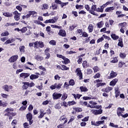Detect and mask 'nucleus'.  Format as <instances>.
<instances>
[{"instance_id":"f257e3e1","label":"nucleus","mask_w":128,"mask_h":128,"mask_svg":"<svg viewBox=\"0 0 128 128\" xmlns=\"http://www.w3.org/2000/svg\"><path fill=\"white\" fill-rule=\"evenodd\" d=\"M14 112V108H7L4 110V112L5 116H9V120H12V116H16V112Z\"/></svg>"},{"instance_id":"f03ea898","label":"nucleus","mask_w":128,"mask_h":128,"mask_svg":"<svg viewBox=\"0 0 128 128\" xmlns=\"http://www.w3.org/2000/svg\"><path fill=\"white\" fill-rule=\"evenodd\" d=\"M89 104H88V105H87V106L88 108H97L98 110V108H100L102 107L101 106H96L98 104L92 100L89 102Z\"/></svg>"},{"instance_id":"7ed1b4c3","label":"nucleus","mask_w":128,"mask_h":128,"mask_svg":"<svg viewBox=\"0 0 128 128\" xmlns=\"http://www.w3.org/2000/svg\"><path fill=\"white\" fill-rule=\"evenodd\" d=\"M28 12V14H27L26 16H22V20H26V18L28 20V18H30V16H34V14L36 15V11L30 10Z\"/></svg>"},{"instance_id":"20e7f679","label":"nucleus","mask_w":128,"mask_h":128,"mask_svg":"<svg viewBox=\"0 0 128 128\" xmlns=\"http://www.w3.org/2000/svg\"><path fill=\"white\" fill-rule=\"evenodd\" d=\"M26 118L28 120L29 122V124H32V122H34V120H32V114L30 113H29L26 114Z\"/></svg>"},{"instance_id":"39448f33","label":"nucleus","mask_w":128,"mask_h":128,"mask_svg":"<svg viewBox=\"0 0 128 128\" xmlns=\"http://www.w3.org/2000/svg\"><path fill=\"white\" fill-rule=\"evenodd\" d=\"M58 21L57 18H54L53 19H50L46 20L44 22V24H54Z\"/></svg>"},{"instance_id":"423d86ee","label":"nucleus","mask_w":128,"mask_h":128,"mask_svg":"<svg viewBox=\"0 0 128 128\" xmlns=\"http://www.w3.org/2000/svg\"><path fill=\"white\" fill-rule=\"evenodd\" d=\"M62 94L58 92H54L52 94V98L54 100H59V98H62Z\"/></svg>"},{"instance_id":"0eeeda50","label":"nucleus","mask_w":128,"mask_h":128,"mask_svg":"<svg viewBox=\"0 0 128 128\" xmlns=\"http://www.w3.org/2000/svg\"><path fill=\"white\" fill-rule=\"evenodd\" d=\"M92 126H98L100 124H104V120H101V121H97V122H91Z\"/></svg>"},{"instance_id":"6e6552de","label":"nucleus","mask_w":128,"mask_h":128,"mask_svg":"<svg viewBox=\"0 0 128 128\" xmlns=\"http://www.w3.org/2000/svg\"><path fill=\"white\" fill-rule=\"evenodd\" d=\"M13 14H14V18L15 20H20V14L18 13V12L16 10L14 11Z\"/></svg>"},{"instance_id":"1a4fd4ad","label":"nucleus","mask_w":128,"mask_h":128,"mask_svg":"<svg viewBox=\"0 0 128 128\" xmlns=\"http://www.w3.org/2000/svg\"><path fill=\"white\" fill-rule=\"evenodd\" d=\"M76 72L79 76L80 80H82V70H80V68H78L76 69Z\"/></svg>"},{"instance_id":"9d476101","label":"nucleus","mask_w":128,"mask_h":128,"mask_svg":"<svg viewBox=\"0 0 128 128\" xmlns=\"http://www.w3.org/2000/svg\"><path fill=\"white\" fill-rule=\"evenodd\" d=\"M92 114H94L96 116L98 114H102V110L100 109L98 110L93 109L92 110Z\"/></svg>"},{"instance_id":"9b49d317","label":"nucleus","mask_w":128,"mask_h":128,"mask_svg":"<svg viewBox=\"0 0 128 128\" xmlns=\"http://www.w3.org/2000/svg\"><path fill=\"white\" fill-rule=\"evenodd\" d=\"M124 112V108H118L117 110V114L119 116H122V114Z\"/></svg>"},{"instance_id":"f8f14e48","label":"nucleus","mask_w":128,"mask_h":128,"mask_svg":"<svg viewBox=\"0 0 128 128\" xmlns=\"http://www.w3.org/2000/svg\"><path fill=\"white\" fill-rule=\"evenodd\" d=\"M118 76V74L116 72H114V71H112L110 76H108V80H110L112 78H116Z\"/></svg>"},{"instance_id":"ddd939ff","label":"nucleus","mask_w":128,"mask_h":128,"mask_svg":"<svg viewBox=\"0 0 128 128\" xmlns=\"http://www.w3.org/2000/svg\"><path fill=\"white\" fill-rule=\"evenodd\" d=\"M2 88L5 92H10V90H12L13 88L12 85L9 86L8 85H4L3 86Z\"/></svg>"},{"instance_id":"4468645a","label":"nucleus","mask_w":128,"mask_h":128,"mask_svg":"<svg viewBox=\"0 0 128 128\" xmlns=\"http://www.w3.org/2000/svg\"><path fill=\"white\" fill-rule=\"evenodd\" d=\"M58 36H66V31L64 30H60L58 33Z\"/></svg>"},{"instance_id":"2eb2a0df","label":"nucleus","mask_w":128,"mask_h":128,"mask_svg":"<svg viewBox=\"0 0 128 128\" xmlns=\"http://www.w3.org/2000/svg\"><path fill=\"white\" fill-rule=\"evenodd\" d=\"M112 87L108 86L105 88H102V92H110V90H112Z\"/></svg>"},{"instance_id":"dca6fc26","label":"nucleus","mask_w":128,"mask_h":128,"mask_svg":"<svg viewBox=\"0 0 128 128\" xmlns=\"http://www.w3.org/2000/svg\"><path fill=\"white\" fill-rule=\"evenodd\" d=\"M118 82V79H114L112 81L110 82V85L112 86H114L116 84V82Z\"/></svg>"},{"instance_id":"f3484780","label":"nucleus","mask_w":128,"mask_h":128,"mask_svg":"<svg viewBox=\"0 0 128 128\" xmlns=\"http://www.w3.org/2000/svg\"><path fill=\"white\" fill-rule=\"evenodd\" d=\"M20 76L22 78H26L30 76V73H22L20 74Z\"/></svg>"},{"instance_id":"a211bd4d","label":"nucleus","mask_w":128,"mask_h":128,"mask_svg":"<svg viewBox=\"0 0 128 128\" xmlns=\"http://www.w3.org/2000/svg\"><path fill=\"white\" fill-rule=\"evenodd\" d=\"M18 60V56H12L10 59H9V62H16Z\"/></svg>"},{"instance_id":"6ab92c4d","label":"nucleus","mask_w":128,"mask_h":128,"mask_svg":"<svg viewBox=\"0 0 128 128\" xmlns=\"http://www.w3.org/2000/svg\"><path fill=\"white\" fill-rule=\"evenodd\" d=\"M114 10V6H111V7H108L106 8L105 10L106 12H112V10Z\"/></svg>"},{"instance_id":"aec40b11","label":"nucleus","mask_w":128,"mask_h":128,"mask_svg":"<svg viewBox=\"0 0 128 128\" xmlns=\"http://www.w3.org/2000/svg\"><path fill=\"white\" fill-rule=\"evenodd\" d=\"M96 5H93L92 6V8H91V10H90V12L92 14H94V12H96Z\"/></svg>"},{"instance_id":"412c9836","label":"nucleus","mask_w":128,"mask_h":128,"mask_svg":"<svg viewBox=\"0 0 128 128\" xmlns=\"http://www.w3.org/2000/svg\"><path fill=\"white\" fill-rule=\"evenodd\" d=\"M22 88L23 90H27L28 88V82H22Z\"/></svg>"},{"instance_id":"4be33fe9","label":"nucleus","mask_w":128,"mask_h":128,"mask_svg":"<svg viewBox=\"0 0 128 128\" xmlns=\"http://www.w3.org/2000/svg\"><path fill=\"white\" fill-rule=\"evenodd\" d=\"M120 91H118V87H116L115 88V96L116 98H118L120 96Z\"/></svg>"},{"instance_id":"5701e85b","label":"nucleus","mask_w":128,"mask_h":128,"mask_svg":"<svg viewBox=\"0 0 128 128\" xmlns=\"http://www.w3.org/2000/svg\"><path fill=\"white\" fill-rule=\"evenodd\" d=\"M60 120L61 122L64 121V124H66L68 122V118L64 117V116H62L60 118Z\"/></svg>"},{"instance_id":"b1692460","label":"nucleus","mask_w":128,"mask_h":128,"mask_svg":"<svg viewBox=\"0 0 128 128\" xmlns=\"http://www.w3.org/2000/svg\"><path fill=\"white\" fill-rule=\"evenodd\" d=\"M88 32H92V31L94 30V26L92 24H90L88 28Z\"/></svg>"},{"instance_id":"393cba45","label":"nucleus","mask_w":128,"mask_h":128,"mask_svg":"<svg viewBox=\"0 0 128 128\" xmlns=\"http://www.w3.org/2000/svg\"><path fill=\"white\" fill-rule=\"evenodd\" d=\"M30 80H36V78H38V76L36 74H32L30 76Z\"/></svg>"},{"instance_id":"a878e982","label":"nucleus","mask_w":128,"mask_h":128,"mask_svg":"<svg viewBox=\"0 0 128 128\" xmlns=\"http://www.w3.org/2000/svg\"><path fill=\"white\" fill-rule=\"evenodd\" d=\"M104 21H101L97 24V26L98 28H102L104 26Z\"/></svg>"},{"instance_id":"bb28decb","label":"nucleus","mask_w":128,"mask_h":128,"mask_svg":"<svg viewBox=\"0 0 128 128\" xmlns=\"http://www.w3.org/2000/svg\"><path fill=\"white\" fill-rule=\"evenodd\" d=\"M3 16H6L7 18H10L12 16V14L8 12H4L3 13Z\"/></svg>"},{"instance_id":"cd10ccee","label":"nucleus","mask_w":128,"mask_h":128,"mask_svg":"<svg viewBox=\"0 0 128 128\" xmlns=\"http://www.w3.org/2000/svg\"><path fill=\"white\" fill-rule=\"evenodd\" d=\"M14 42V38L8 40L4 43V44H12V42Z\"/></svg>"},{"instance_id":"c85d7f7f","label":"nucleus","mask_w":128,"mask_h":128,"mask_svg":"<svg viewBox=\"0 0 128 128\" xmlns=\"http://www.w3.org/2000/svg\"><path fill=\"white\" fill-rule=\"evenodd\" d=\"M64 61H62V64H68V62H70V60L68 59V58H66L65 57V58H64Z\"/></svg>"},{"instance_id":"c756f323","label":"nucleus","mask_w":128,"mask_h":128,"mask_svg":"<svg viewBox=\"0 0 128 128\" xmlns=\"http://www.w3.org/2000/svg\"><path fill=\"white\" fill-rule=\"evenodd\" d=\"M104 5L102 6L100 8H98L96 10V12H104Z\"/></svg>"},{"instance_id":"7c9ffc66","label":"nucleus","mask_w":128,"mask_h":128,"mask_svg":"<svg viewBox=\"0 0 128 128\" xmlns=\"http://www.w3.org/2000/svg\"><path fill=\"white\" fill-rule=\"evenodd\" d=\"M72 96L74 98L75 100H76V98H78V100H80V96H82V95L80 94H72Z\"/></svg>"},{"instance_id":"2f4dec72","label":"nucleus","mask_w":128,"mask_h":128,"mask_svg":"<svg viewBox=\"0 0 128 128\" xmlns=\"http://www.w3.org/2000/svg\"><path fill=\"white\" fill-rule=\"evenodd\" d=\"M66 98H68V94L66 93H64L62 97V100H66Z\"/></svg>"},{"instance_id":"473e14b6","label":"nucleus","mask_w":128,"mask_h":128,"mask_svg":"<svg viewBox=\"0 0 128 128\" xmlns=\"http://www.w3.org/2000/svg\"><path fill=\"white\" fill-rule=\"evenodd\" d=\"M83 56H84V54L80 55V56H78L79 60H78V62L80 64H82V58Z\"/></svg>"},{"instance_id":"72a5a7b5","label":"nucleus","mask_w":128,"mask_h":128,"mask_svg":"<svg viewBox=\"0 0 128 128\" xmlns=\"http://www.w3.org/2000/svg\"><path fill=\"white\" fill-rule=\"evenodd\" d=\"M80 90L81 92H88V88H86V86H80Z\"/></svg>"},{"instance_id":"f704fd0d","label":"nucleus","mask_w":128,"mask_h":128,"mask_svg":"<svg viewBox=\"0 0 128 128\" xmlns=\"http://www.w3.org/2000/svg\"><path fill=\"white\" fill-rule=\"evenodd\" d=\"M36 60H44V57L40 56V55H37L36 56Z\"/></svg>"},{"instance_id":"c9c22d12","label":"nucleus","mask_w":128,"mask_h":128,"mask_svg":"<svg viewBox=\"0 0 128 128\" xmlns=\"http://www.w3.org/2000/svg\"><path fill=\"white\" fill-rule=\"evenodd\" d=\"M111 37L113 40H118V36L116 35V34H112L111 35Z\"/></svg>"},{"instance_id":"e433bc0d","label":"nucleus","mask_w":128,"mask_h":128,"mask_svg":"<svg viewBox=\"0 0 128 128\" xmlns=\"http://www.w3.org/2000/svg\"><path fill=\"white\" fill-rule=\"evenodd\" d=\"M48 4H43L42 6V10H48Z\"/></svg>"},{"instance_id":"4c0bfd02","label":"nucleus","mask_w":128,"mask_h":128,"mask_svg":"<svg viewBox=\"0 0 128 128\" xmlns=\"http://www.w3.org/2000/svg\"><path fill=\"white\" fill-rule=\"evenodd\" d=\"M126 26V22L120 23L119 24V28H124Z\"/></svg>"},{"instance_id":"58836bf2","label":"nucleus","mask_w":128,"mask_h":128,"mask_svg":"<svg viewBox=\"0 0 128 128\" xmlns=\"http://www.w3.org/2000/svg\"><path fill=\"white\" fill-rule=\"evenodd\" d=\"M39 44H40V42L36 41L34 42V48H38Z\"/></svg>"},{"instance_id":"ea45409f","label":"nucleus","mask_w":128,"mask_h":128,"mask_svg":"<svg viewBox=\"0 0 128 128\" xmlns=\"http://www.w3.org/2000/svg\"><path fill=\"white\" fill-rule=\"evenodd\" d=\"M109 126H112V128H118V125H116L113 122H110V124H109Z\"/></svg>"},{"instance_id":"a19ab883","label":"nucleus","mask_w":128,"mask_h":128,"mask_svg":"<svg viewBox=\"0 0 128 128\" xmlns=\"http://www.w3.org/2000/svg\"><path fill=\"white\" fill-rule=\"evenodd\" d=\"M62 70H68L70 68H68L65 65H62V68H61Z\"/></svg>"},{"instance_id":"79ce46f5","label":"nucleus","mask_w":128,"mask_h":128,"mask_svg":"<svg viewBox=\"0 0 128 128\" xmlns=\"http://www.w3.org/2000/svg\"><path fill=\"white\" fill-rule=\"evenodd\" d=\"M112 4V1H109V2H106L105 4H103V6L104 8H106V6H108V4Z\"/></svg>"},{"instance_id":"37998d69","label":"nucleus","mask_w":128,"mask_h":128,"mask_svg":"<svg viewBox=\"0 0 128 128\" xmlns=\"http://www.w3.org/2000/svg\"><path fill=\"white\" fill-rule=\"evenodd\" d=\"M74 110L77 112H82V108H74Z\"/></svg>"},{"instance_id":"c03bdc74","label":"nucleus","mask_w":128,"mask_h":128,"mask_svg":"<svg viewBox=\"0 0 128 128\" xmlns=\"http://www.w3.org/2000/svg\"><path fill=\"white\" fill-rule=\"evenodd\" d=\"M51 27L52 28H58V30H60V28H62V26L56 25H51Z\"/></svg>"},{"instance_id":"a18cd8bd","label":"nucleus","mask_w":128,"mask_h":128,"mask_svg":"<svg viewBox=\"0 0 128 128\" xmlns=\"http://www.w3.org/2000/svg\"><path fill=\"white\" fill-rule=\"evenodd\" d=\"M120 56L121 58H124L126 56V54L125 53H120Z\"/></svg>"},{"instance_id":"49530a36","label":"nucleus","mask_w":128,"mask_h":128,"mask_svg":"<svg viewBox=\"0 0 128 128\" xmlns=\"http://www.w3.org/2000/svg\"><path fill=\"white\" fill-rule=\"evenodd\" d=\"M10 34H8V32L6 31L1 34L2 36H8Z\"/></svg>"},{"instance_id":"de8ad7c7","label":"nucleus","mask_w":128,"mask_h":128,"mask_svg":"<svg viewBox=\"0 0 128 128\" xmlns=\"http://www.w3.org/2000/svg\"><path fill=\"white\" fill-rule=\"evenodd\" d=\"M76 8L77 10H82V8H84V6L76 4Z\"/></svg>"},{"instance_id":"09e8293b","label":"nucleus","mask_w":128,"mask_h":128,"mask_svg":"<svg viewBox=\"0 0 128 128\" xmlns=\"http://www.w3.org/2000/svg\"><path fill=\"white\" fill-rule=\"evenodd\" d=\"M20 52H24V46H22L19 48Z\"/></svg>"},{"instance_id":"8fccbe9b","label":"nucleus","mask_w":128,"mask_h":128,"mask_svg":"<svg viewBox=\"0 0 128 128\" xmlns=\"http://www.w3.org/2000/svg\"><path fill=\"white\" fill-rule=\"evenodd\" d=\"M69 85L70 86H74V80H70L69 81Z\"/></svg>"},{"instance_id":"3c124183","label":"nucleus","mask_w":128,"mask_h":128,"mask_svg":"<svg viewBox=\"0 0 128 128\" xmlns=\"http://www.w3.org/2000/svg\"><path fill=\"white\" fill-rule=\"evenodd\" d=\"M93 70H94V72H98L100 70V68L98 66H94L93 68Z\"/></svg>"},{"instance_id":"603ef678","label":"nucleus","mask_w":128,"mask_h":128,"mask_svg":"<svg viewBox=\"0 0 128 128\" xmlns=\"http://www.w3.org/2000/svg\"><path fill=\"white\" fill-rule=\"evenodd\" d=\"M50 44H52V46H56V42L54 40H52L49 42Z\"/></svg>"},{"instance_id":"864d4df0","label":"nucleus","mask_w":128,"mask_h":128,"mask_svg":"<svg viewBox=\"0 0 128 128\" xmlns=\"http://www.w3.org/2000/svg\"><path fill=\"white\" fill-rule=\"evenodd\" d=\"M80 104H82V106H88V102H82V101H80Z\"/></svg>"},{"instance_id":"5fc2aeb1","label":"nucleus","mask_w":128,"mask_h":128,"mask_svg":"<svg viewBox=\"0 0 128 128\" xmlns=\"http://www.w3.org/2000/svg\"><path fill=\"white\" fill-rule=\"evenodd\" d=\"M118 58L116 57L114 58L113 60L110 62H112L113 64H116V62H118Z\"/></svg>"},{"instance_id":"6e6d98bb","label":"nucleus","mask_w":128,"mask_h":128,"mask_svg":"<svg viewBox=\"0 0 128 128\" xmlns=\"http://www.w3.org/2000/svg\"><path fill=\"white\" fill-rule=\"evenodd\" d=\"M83 100H94V98H92L89 96H84Z\"/></svg>"},{"instance_id":"4d7b16f0","label":"nucleus","mask_w":128,"mask_h":128,"mask_svg":"<svg viewBox=\"0 0 128 128\" xmlns=\"http://www.w3.org/2000/svg\"><path fill=\"white\" fill-rule=\"evenodd\" d=\"M76 102L74 101H71V102H68V106H74V104H76Z\"/></svg>"},{"instance_id":"13d9d810","label":"nucleus","mask_w":128,"mask_h":128,"mask_svg":"<svg viewBox=\"0 0 128 128\" xmlns=\"http://www.w3.org/2000/svg\"><path fill=\"white\" fill-rule=\"evenodd\" d=\"M76 28V25L73 24L72 26H70V30H74V28Z\"/></svg>"},{"instance_id":"bf43d9fd","label":"nucleus","mask_w":128,"mask_h":128,"mask_svg":"<svg viewBox=\"0 0 128 128\" xmlns=\"http://www.w3.org/2000/svg\"><path fill=\"white\" fill-rule=\"evenodd\" d=\"M1 96L3 98H8V94H2Z\"/></svg>"},{"instance_id":"052dcab7","label":"nucleus","mask_w":128,"mask_h":128,"mask_svg":"<svg viewBox=\"0 0 128 128\" xmlns=\"http://www.w3.org/2000/svg\"><path fill=\"white\" fill-rule=\"evenodd\" d=\"M26 30H28V28H26V27H24L20 29V32L23 33L26 32Z\"/></svg>"},{"instance_id":"680f3d73","label":"nucleus","mask_w":128,"mask_h":128,"mask_svg":"<svg viewBox=\"0 0 128 128\" xmlns=\"http://www.w3.org/2000/svg\"><path fill=\"white\" fill-rule=\"evenodd\" d=\"M39 46H40V48H44V42H42L40 41L39 42Z\"/></svg>"},{"instance_id":"e2e57ef3","label":"nucleus","mask_w":128,"mask_h":128,"mask_svg":"<svg viewBox=\"0 0 128 128\" xmlns=\"http://www.w3.org/2000/svg\"><path fill=\"white\" fill-rule=\"evenodd\" d=\"M7 106L8 103L6 102H2V101L1 106L6 107Z\"/></svg>"},{"instance_id":"0e129e2a","label":"nucleus","mask_w":128,"mask_h":128,"mask_svg":"<svg viewBox=\"0 0 128 128\" xmlns=\"http://www.w3.org/2000/svg\"><path fill=\"white\" fill-rule=\"evenodd\" d=\"M50 88H51V90H56V84H55L54 85H52L50 86Z\"/></svg>"},{"instance_id":"69168bd1","label":"nucleus","mask_w":128,"mask_h":128,"mask_svg":"<svg viewBox=\"0 0 128 128\" xmlns=\"http://www.w3.org/2000/svg\"><path fill=\"white\" fill-rule=\"evenodd\" d=\"M124 62H122L120 61L119 62L118 66L119 68H122V66H124Z\"/></svg>"},{"instance_id":"338daca9","label":"nucleus","mask_w":128,"mask_h":128,"mask_svg":"<svg viewBox=\"0 0 128 128\" xmlns=\"http://www.w3.org/2000/svg\"><path fill=\"white\" fill-rule=\"evenodd\" d=\"M58 4H52V10H56L58 8Z\"/></svg>"},{"instance_id":"774afa93","label":"nucleus","mask_w":128,"mask_h":128,"mask_svg":"<svg viewBox=\"0 0 128 128\" xmlns=\"http://www.w3.org/2000/svg\"><path fill=\"white\" fill-rule=\"evenodd\" d=\"M94 78H100V73H98L94 76Z\"/></svg>"}]
</instances>
